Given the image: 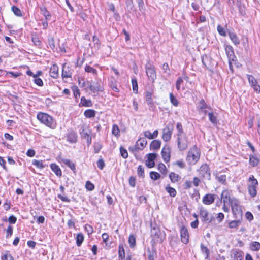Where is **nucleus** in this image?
Listing matches in <instances>:
<instances>
[{
  "label": "nucleus",
  "instance_id": "f257e3e1",
  "mask_svg": "<svg viewBox=\"0 0 260 260\" xmlns=\"http://www.w3.org/2000/svg\"><path fill=\"white\" fill-rule=\"evenodd\" d=\"M37 119L41 123L45 124L51 129H54L56 127V121L53 117L48 114L39 112L37 116Z\"/></svg>",
  "mask_w": 260,
  "mask_h": 260
},
{
  "label": "nucleus",
  "instance_id": "f03ea898",
  "mask_svg": "<svg viewBox=\"0 0 260 260\" xmlns=\"http://www.w3.org/2000/svg\"><path fill=\"white\" fill-rule=\"evenodd\" d=\"M200 157V151L196 147L193 146L190 148L188 152L186 160L191 165H195Z\"/></svg>",
  "mask_w": 260,
  "mask_h": 260
},
{
  "label": "nucleus",
  "instance_id": "7ed1b4c3",
  "mask_svg": "<svg viewBox=\"0 0 260 260\" xmlns=\"http://www.w3.org/2000/svg\"><path fill=\"white\" fill-rule=\"evenodd\" d=\"M239 203V201L235 198H232L230 203L233 215L236 218H241L242 216V212Z\"/></svg>",
  "mask_w": 260,
  "mask_h": 260
},
{
  "label": "nucleus",
  "instance_id": "20e7f679",
  "mask_svg": "<svg viewBox=\"0 0 260 260\" xmlns=\"http://www.w3.org/2000/svg\"><path fill=\"white\" fill-rule=\"evenodd\" d=\"M151 235L153 240L158 243H161L165 239V233L157 228H153L151 230Z\"/></svg>",
  "mask_w": 260,
  "mask_h": 260
},
{
  "label": "nucleus",
  "instance_id": "39448f33",
  "mask_svg": "<svg viewBox=\"0 0 260 260\" xmlns=\"http://www.w3.org/2000/svg\"><path fill=\"white\" fill-rule=\"evenodd\" d=\"M202 179L210 180L211 173L209 166L207 164H203L198 170Z\"/></svg>",
  "mask_w": 260,
  "mask_h": 260
},
{
  "label": "nucleus",
  "instance_id": "423d86ee",
  "mask_svg": "<svg viewBox=\"0 0 260 260\" xmlns=\"http://www.w3.org/2000/svg\"><path fill=\"white\" fill-rule=\"evenodd\" d=\"M145 70L148 78L154 81L156 79V73L154 65L150 60L145 65Z\"/></svg>",
  "mask_w": 260,
  "mask_h": 260
},
{
  "label": "nucleus",
  "instance_id": "0eeeda50",
  "mask_svg": "<svg viewBox=\"0 0 260 260\" xmlns=\"http://www.w3.org/2000/svg\"><path fill=\"white\" fill-rule=\"evenodd\" d=\"M200 217L202 221L207 224L210 223L213 219V216L209 213L207 209L203 207L200 209Z\"/></svg>",
  "mask_w": 260,
  "mask_h": 260
},
{
  "label": "nucleus",
  "instance_id": "6e6552de",
  "mask_svg": "<svg viewBox=\"0 0 260 260\" xmlns=\"http://www.w3.org/2000/svg\"><path fill=\"white\" fill-rule=\"evenodd\" d=\"M189 142L186 135H181L177 138V145L180 151H184L188 146Z\"/></svg>",
  "mask_w": 260,
  "mask_h": 260
},
{
  "label": "nucleus",
  "instance_id": "1a4fd4ad",
  "mask_svg": "<svg viewBox=\"0 0 260 260\" xmlns=\"http://www.w3.org/2000/svg\"><path fill=\"white\" fill-rule=\"evenodd\" d=\"M147 142L145 138H140L136 142V144L134 147H129V150L132 152L142 150L147 145Z\"/></svg>",
  "mask_w": 260,
  "mask_h": 260
},
{
  "label": "nucleus",
  "instance_id": "9d476101",
  "mask_svg": "<svg viewBox=\"0 0 260 260\" xmlns=\"http://www.w3.org/2000/svg\"><path fill=\"white\" fill-rule=\"evenodd\" d=\"M247 79L251 86L257 93H260V85L255 78L251 75H247Z\"/></svg>",
  "mask_w": 260,
  "mask_h": 260
},
{
  "label": "nucleus",
  "instance_id": "9b49d317",
  "mask_svg": "<svg viewBox=\"0 0 260 260\" xmlns=\"http://www.w3.org/2000/svg\"><path fill=\"white\" fill-rule=\"evenodd\" d=\"M90 89L94 93L101 92L103 90V84L101 81L92 82L90 85Z\"/></svg>",
  "mask_w": 260,
  "mask_h": 260
},
{
  "label": "nucleus",
  "instance_id": "f8f14e48",
  "mask_svg": "<svg viewBox=\"0 0 260 260\" xmlns=\"http://www.w3.org/2000/svg\"><path fill=\"white\" fill-rule=\"evenodd\" d=\"M152 93L150 91H146L145 93V101L147 105L149 107V109L151 111H153L155 106L154 105V102L153 101L152 98Z\"/></svg>",
  "mask_w": 260,
  "mask_h": 260
},
{
  "label": "nucleus",
  "instance_id": "ddd939ff",
  "mask_svg": "<svg viewBox=\"0 0 260 260\" xmlns=\"http://www.w3.org/2000/svg\"><path fill=\"white\" fill-rule=\"evenodd\" d=\"M244 252L239 249H233L231 251V257L233 260H243Z\"/></svg>",
  "mask_w": 260,
  "mask_h": 260
},
{
  "label": "nucleus",
  "instance_id": "4468645a",
  "mask_svg": "<svg viewBox=\"0 0 260 260\" xmlns=\"http://www.w3.org/2000/svg\"><path fill=\"white\" fill-rule=\"evenodd\" d=\"M226 55L229 58L230 67L231 66V61H234L236 56L234 55L233 47L231 45H226L225 48Z\"/></svg>",
  "mask_w": 260,
  "mask_h": 260
},
{
  "label": "nucleus",
  "instance_id": "2eb2a0df",
  "mask_svg": "<svg viewBox=\"0 0 260 260\" xmlns=\"http://www.w3.org/2000/svg\"><path fill=\"white\" fill-rule=\"evenodd\" d=\"M231 191L228 189L223 190L221 194V198L224 204L230 203L232 202V198H231Z\"/></svg>",
  "mask_w": 260,
  "mask_h": 260
},
{
  "label": "nucleus",
  "instance_id": "dca6fc26",
  "mask_svg": "<svg viewBox=\"0 0 260 260\" xmlns=\"http://www.w3.org/2000/svg\"><path fill=\"white\" fill-rule=\"evenodd\" d=\"M173 131V127L166 126L163 129L162 139L164 141L167 142L169 141L171 138Z\"/></svg>",
  "mask_w": 260,
  "mask_h": 260
},
{
  "label": "nucleus",
  "instance_id": "f3484780",
  "mask_svg": "<svg viewBox=\"0 0 260 260\" xmlns=\"http://www.w3.org/2000/svg\"><path fill=\"white\" fill-rule=\"evenodd\" d=\"M180 236L181 241L183 243H188L189 241V234L187 229L184 226L181 228L180 230Z\"/></svg>",
  "mask_w": 260,
  "mask_h": 260
},
{
  "label": "nucleus",
  "instance_id": "a211bd4d",
  "mask_svg": "<svg viewBox=\"0 0 260 260\" xmlns=\"http://www.w3.org/2000/svg\"><path fill=\"white\" fill-rule=\"evenodd\" d=\"M157 154L155 153H149L148 154L147 159L146 161V165L148 168H152L155 165L154 159Z\"/></svg>",
  "mask_w": 260,
  "mask_h": 260
},
{
  "label": "nucleus",
  "instance_id": "6ab92c4d",
  "mask_svg": "<svg viewBox=\"0 0 260 260\" xmlns=\"http://www.w3.org/2000/svg\"><path fill=\"white\" fill-rule=\"evenodd\" d=\"M214 195L208 193L204 196L202 201L205 205H210L214 202Z\"/></svg>",
  "mask_w": 260,
  "mask_h": 260
},
{
  "label": "nucleus",
  "instance_id": "aec40b11",
  "mask_svg": "<svg viewBox=\"0 0 260 260\" xmlns=\"http://www.w3.org/2000/svg\"><path fill=\"white\" fill-rule=\"evenodd\" d=\"M188 78L187 77L184 76L183 77H179L176 83V88L178 91H179L181 88L183 90L184 89V87L183 86V80H185L187 81Z\"/></svg>",
  "mask_w": 260,
  "mask_h": 260
},
{
  "label": "nucleus",
  "instance_id": "412c9836",
  "mask_svg": "<svg viewBox=\"0 0 260 260\" xmlns=\"http://www.w3.org/2000/svg\"><path fill=\"white\" fill-rule=\"evenodd\" d=\"M72 70L69 68L68 66L64 64L62 67V76L63 78H69L72 76Z\"/></svg>",
  "mask_w": 260,
  "mask_h": 260
},
{
  "label": "nucleus",
  "instance_id": "4be33fe9",
  "mask_svg": "<svg viewBox=\"0 0 260 260\" xmlns=\"http://www.w3.org/2000/svg\"><path fill=\"white\" fill-rule=\"evenodd\" d=\"M170 151L169 147L163 148L161 150V155L163 159L165 162H168L170 160Z\"/></svg>",
  "mask_w": 260,
  "mask_h": 260
},
{
  "label": "nucleus",
  "instance_id": "5701e85b",
  "mask_svg": "<svg viewBox=\"0 0 260 260\" xmlns=\"http://www.w3.org/2000/svg\"><path fill=\"white\" fill-rule=\"evenodd\" d=\"M50 168L52 171L56 174L58 177H61L62 176V172L60 168L58 165L55 163H52L50 165Z\"/></svg>",
  "mask_w": 260,
  "mask_h": 260
},
{
  "label": "nucleus",
  "instance_id": "b1692460",
  "mask_svg": "<svg viewBox=\"0 0 260 260\" xmlns=\"http://www.w3.org/2000/svg\"><path fill=\"white\" fill-rule=\"evenodd\" d=\"M242 217L239 218L238 219L233 220L229 223V227L230 229H237L239 226L241 224Z\"/></svg>",
  "mask_w": 260,
  "mask_h": 260
},
{
  "label": "nucleus",
  "instance_id": "393cba45",
  "mask_svg": "<svg viewBox=\"0 0 260 260\" xmlns=\"http://www.w3.org/2000/svg\"><path fill=\"white\" fill-rule=\"evenodd\" d=\"M50 75L53 78H56L57 77L58 75V68L57 65L53 64L51 67Z\"/></svg>",
  "mask_w": 260,
  "mask_h": 260
},
{
  "label": "nucleus",
  "instance_id": "a878e982",
  "mask_svg": "<svg viewBox=\"0 0 260 260\" xmlns=\"http://www.w3.org/2000/svg\"><path fill=\"white\" fill-rule=\"evenodd\" d=\"M229 35L231 40L235 45L237 46L240 44V40L236 34L230 32Z\"/></svg>",
  "mask_w": 260,
  "mask_h": 260
},
{
  "label": "nucleus",
  "instance_id": "bb28decb",
  "mask_svg": "<svg viewBox=\"0 0 260 260\" xmlns=\"http://www.w3.org/2000/svg\"><path fill=\"white\" fill-rule=\"evenodd\" d=\"M81 131L80 133L81 136L85 138H88L89 137L90 131L88 129L85 125L82 126L81 128Z\"/></svg>",
  "mask_w": 260,
  "mask_h": 260
},
{
  "label": "nucleus",
  "instance_id": "cd10ccee",
  "mask_svg": "<svg viewBox=\"0 0 260 260\" xmlns=\"http://www.w3.org/2000/svg\"><path fill=\"white\" fill-rule=\"evenodd\" d=\"M77 135L74 132H71L67 136V140L71 143H75L77 141Z\"/></svg>",
  "mask_w": 260,
  "mask_h": 260
},
{
  "label": "nucleus",
  "instance_id": "c85d7f7f",
  "mask_svg": "<svg viewBox=\"0 0 260 260\" xmlns=\"http://www.w3.org/2000/svg\"><path fill=\"white\" fill-rule=\"evenodd\" d=\"M258 185V181L254 178L253 175H251L248 179V186H257Z\"/></svg>",
  "mask_w": 260,
  "mask_h": 260
},
{
  "label": "nucleus",
  "instance_id": "c756f323",
  "mask_svg": "<svg viewBox=\"0 0 260 260\" xmlns=\"http://www.w3.org/2000/svg\"><path fill=\"white\" fill-rule=\"evenodd\" d=\"M161 145V142L159 140H153L150 144V149L156 150L158 149Z\"/></svg>",
  "mask_w": 260,
  "mask_h": 260
},
{
  "label": "nucleus",
  "instance_id": "7c9ffc66",
  "mask_svg": "<svg viewBox=\"0 0 260 260\" xmlns=\"http://www.w3.org/2000/svg\"><path fill=\"white\" fill-rule=\"evenodd\" d=\"M201 249L202 253L203 254H205V259L207 260H209V250L208 248L205 246L203 244L201 245Z\"/></svg>",
  "mask_w": 260,
  "mask_h": 260
},
{
  "label": "nucleus",
  "instance_id": "2f4dec72",
  "mask_svg": "<svg viewBox=\"0 0 260 260\" xmlns=\"http://www.w3.org/2000/svg\"><path fill=\"white\" fill-rule=\"evenodd\" d=\"M84 115L87 118H92L95 116V111L92 109H87L84 111Z\"/></svg>",
  "mask_w": 260,
  "mask_h": 260
},
{
  "label": "nucleus",
  "instance_id": "473e14b6",
  "mask_svg": "<svg viewBox=\"0 0 260 260\" xmlns=\"http://www.w3.org/2000/svg\"><path fill=\"white\" fill-rule=\"evenodd\" d=\"M81 104L85 107H91L92 106V102L90 100H87L84 96L81 98Z\"/></svg>",
  "mask_w": 260,
  "mask_h": 260
},
{
  "label": "nucleus",
  "instance_id": "72a5a7b5",
  "mask_svg": "<svg viewBox=\"0 0 260 260\" xmlns=\"http://www.w3.org/2000/svg\"><path fill=\"white\" fill-rule=\"evenodd\" d=\"M258 162L259 159L257 157L252 155L250 156L249 164L250 165L255 167L258 165Z\"/></svg>",
  "mask_w": 260,
  "mask_h": 260
},
{
  "label": "nucleus",
  "instance_id": "f704fd0d",
  "mask_svg": "<svg viewBox=\"0 0 260 260\" xmlns=\"http://www.w3.org/2000/svg\"><path fill=\"white\" fill-rule=\"evenodd\" d=\"M257 186H248V190L249 194L252 197H254L257 194Z\"/></svg>",
  "mask_w": 260,
  "mask_h": 260
},
{
  "label": "nucleus",
  "instance_id": "c9c22d12",
  "mask_svg": "<svg viewBox=\"0 0 260 260\" xmlns=\"http://www.w3.org/2000/svg\"><path fill=\"white\" fill-rule=\"evenodd\" d=\"M62 162H63L66 165L68 166L71 170H75V164L72 162L70 159H62Z\"/></svg>",
  "mask_w": 260,
  "mask_h": 260
},
{
  "label": "nucleus",
  "instance_id": "e433bc0d",
  "mask_svg": "<svg viewBox=\"0 0 260 260\" xmlns=\"http://www.w3.org/2000/svg\"><path fill=\"white\" fill-rule=\"evenodd\" d=\"M84 240V236L81 233H79L76 236V244L77 246H80Z\"/></svg>",
  "mask_w": 260,
  "mask_h": 260
},
{
  "label": "nucleus",
  "instance_id": "4c0bfd02",
  "mask_svg": "<svg viewBox=\"0 0 260 260\" xmlns=\"http://www.w3.org/2000/svg\"><path fill=\"white\" fill-rule=\"evenodd\" d=\"M33 165L39 169H43L45 167L42 160L34 159L32 161Z\"/></svg>",
  "mask_w": 260,
  "mask_h": 260
},
{
  "label": "nucleus",
  "instance_id": "58836bf2",
  "mask_svg": "<svg viewBox=\"0 0 260 260\" xmlns=\"http://www.w3.org/2000/svg\"><path fill=\"white\" fill-rule=\"evenodd\" d=\"M118 255L119 258H121V260H123L125 258V251L122 245L119 246Z\"/></svg>",
  "mask_w": 260,
  "mask_h": 260
},
{
  "label": "nucleus",
  "instance_id": "ea45409f",
  "mask_svg": "<svg viewBox=\"0 0 260 260\" xmlns=\"http://www.w3.org/2000/svg\"><path fill=\"white\" fill-rule=\"evenodd\" d=\"M169 177L171 181L174 183L177 182L180 178L178 174L174 172H171L169 175Z\"/></svg>",
  "mask_w": 260,
  "mask_h": 260
},
{
  "label": "nucleus",
  "instance_id": "a19ab883",
  "mask_svg": "<svg viewBox=\"0 0 260 260\" xmlns=\"http://www.w3.org/2000/svg\"><path fill=\"white\" fill-rule=\"evenodd\" d=\"M251 250L252 251H258L260 249V243L258 242H253L251 243Z\"/></svg>",
  "mask_w": 260,
  "mask_h": 260
},
{
  "label": "nucleus",
  "instance_id": "79ce46f5",
  "mask_svg": "<svg viewBox=\"0 0 260 260\" xmlns=\"http://www.w3.org/2000/svg\"><path fill=\"white\" fill-rule=\"evenodd\" d=\"M166 191L169 193L170 196L174 197L176 194V191L175 189L169 186L166 187Z\"/></svg>",
  "mask_w": 260,
  "mask_h": 260
},
{
  "label": "nucleus",
  "instance_id": "37998d69",
  "mask_svg": "<svg viewBox=\"0 0 260 260\" xmlns=\"http://www.w3.org/2000/svg\"><path fill=\"white\" fill-rule=\"evenodd\" d=\"M170 102L172 105L174 106H177L178 105V100L174 96L172 93L169 94Z\"/></svg>",
  "mask_w": 260,
  "mask_h": 260
},
{
  "label": "nucleus",
  "instance_id": "c03bdc74",
  "mask_svg": "<svg viewBox=\"0 0 260 260\" xmlns=\"http://www.w3.org/2000/svg\"><path fill=\"white\" fill-rule=\"evenodd\" d=\"M13 12L17 16H21L22 15L21 11L17 7L13 6L11 7Z\"/></svg>",
  "mask_w": 260,
  "mask_h": 260
},
{
  "label": "nucleus",
  "instance_id": "a18cd8bd",
  "mask_svg": "<svg viewBox=\"0 0 260 260\" xmlns=\"http://www.w3.org/2000/svg\"><path fill=\"white\" fill-rule=\"evenodd\" d=\"M132 84L134 92L135 93H137L138 90V87L136 79L134 78L132 80Z\"/></svg>",
  "mask_w": 260,
  "mask_h": 260
},
{
  "label": "nucleus",
  "instance_id": "49530a36",
  "mask_svg": "<svg viewBox=\"0 0 260 260\" xmlns=\"http://www.w3.org/2000/svg\"><path fill=\"white\" fill-rule=\"evenodd\" d=\"M128 243L131 247L133 248L136 245V239L134 236L130 235L128 238Z\"/></svg>",
  "mask_w": 260,
  "mask_h": 260
},
{
  "label": "nucleus",
  "instance_id": "de8ad7c7",
  "mask_svg": "<svg viewBox=\"0 0 260 260\" xmlns=\"http://www.w3.org/2000/svg\"><path fill=\"white\" fill-rule=\"evenodd\" d=\"M217 180L222 184L226 183V176L225 175H217L216 177Z\"/></svg>",
  "mask_w": 260,
  "mask_h": 260
},
{
  "label": "nucleus",
  "instance_id": "09e8293b",
  "mask_svg": "<svg viewBox=\"0 0 260 260\" xmlns=\"http://www.w3.org/2000/svg\"><path fill=\"white\" fill-rule=\"evenodd\" d=\"M41 12L42 14L46 17V19H48L50 18L51 15L49 12L47 10L46 8L45 7H41L40 8Z\"/></svg>",
  "mask_w": 260,
  "mask_h": 260
},
{
  "label": "nucleus",
  "instance_id": "8fccbe9b",
  "mask_svg": "<svg viewBox=\"0 0 260 260\" xmlns=\"http://www.w3.org/2000/svg\"><path fill=\"white\" fill-rule=\"evenodd\" d=\"M119 133L120 131L118 126L116 124L113 125L112 129V134L115 136H118L119 135Z\"/></svg>",
  "mask_w": 260,
  "mask_h": 260
},
{
  "label": "nucleus",
  "instance_id": "3c124183",
  "mask_svg": "<svg viewBox=\"0 0 260 260\" xmlns=\"http://www.w3.org/2000/svg\"><path fill=\"white\" fill-rule=\"evenodd\" d=\"M150 176L154 180H156L160 177V175L158 173L153 171L150 172Z\"/></svg>",
  "mask_w": 260,
  "mask_h": 260
},
{
  "label": "nucleus",
  "instance_id": "603ef678",
  "mask_svg": "<svg viewBox=\"0 0 260 260\" xmlns=\"http://www.w3.org/2000/svg\"><path fill=\"white\" fill-rule=\"evenodd\" d=\"M120 152L121 156L123 158H126L128 157V152H127V150L123 147H120Z\"/></svg>",
  "mask_w": 260,
  "mask_h": 260
},
{
  "label": "nucleus",
  "instance_id": "864d4df0",
  "mask_svg": "<svg viewBox=\"0 0 260 260\" xmlns=\"http://www.w3.org/2000/svg\"><path fill=\"white\" fill-rule=\"evenodd\" d=\"M208 114L209 116L210 121L213 124H216L217 122L216 117L213 115V113L212 112H209Z\"/></svg>",
  "mask_w": 260,
  "mask_h": 260
},
{
  "label": "nucleus",
  "instance_id": "5fc2aeb1",
  "mask_svg": "<svg viewBox=\"0 0 260 260\" xmlns=\"http://www.w3.org/2000/svg\"><path fill=\"white\" fill-rule=\"evenodd\" d=\"M209 59L210 58L207 55L205 54L202 56V62L204 66L207 67L208 66V62Z\"/></svg>",
  "mask_w": 260,
  "mask_h": 260
},
{
  "label": "nucleus",
  "instance_id": "6e6d98bb",
  "mask_svg": "<svg viewBox=\"0 0 260 260\" xmlns=\"http://www.w3.org/2000/svg\"><path fill=\"white\" fill-rule=\"evenodd\" d=\"M34 82L38 86H42L43 85V81L41 79L37 77V75H34Z\"/></svg>",
  "mask_w": 260,
  "mask_h": 260
},
{
  "label": "nucleus",
  "instance_id": "4d7b16f0",
  "mask_svg": "<svg viewBox=\"0 0 260 260\" xmlns=\"http://www.w3.org/2000/svg\"><path fill=\"white\" fill-rule=\"evenodd\" d=\"M48 44L50 46V48L54 50L55 48V45L54 43V38L52 37H50L48 38Z\"/></svg>",
  "mask_w": 260,
  "mask_h": 260
},
{
  "label": "nucleus",
  "instance_id": "13d9d810",
  "mask_svg": "<svg viewBox=\"0 0 260 260\" xmlns=\"http://www.w3.org/2000/svg\"><path fill=\"white\" fill-rule=\"evenodd\" d=\"M176 128L178 131L177 136H179L181 134L185 135L183 132L182 126L181 123H178L176 125Z\"/></svg>",
  "mask_w": 260,
  "mask_h": 260
},
{
  "label": "nucleus",
  "instance_id": "bf43d9fd",
  "mask_svg": "<svg viewBox=\"0 0 260 260\" xmlns=\"http://www.w3.org/2000/svg\"><path fill=\"white\" fill-rule=\"evenodd\" d=\"M157 169L161 173H166V166L160 163L158 165Z\"/></svg>",
  "mask_w": 260,
  "mask_h": 260
},
{
  "label": "nucleus",
  "instance_id": "052dcab7",
  "mask_svg": "<svg viewBox=\"0 0 260 260\" xmlns=\"http://www.w3.org/2000/svg\"><path fill=\"white\" fill-rule=\"evenodd\" d=\"M85 70L86 72L88 73H92L93 74H96V70L89 66H86L85 67Z\"/></svg>",
  "mask_w": 260,
  "mask_h": 260
},
{
  "label": "nucleus",
  "instance_id": "680f3d73",
  "mask_svg": "<svg viewBox=\"0 0 260 260\" xmlns=\"http://www.w3.org/2000/svg\"><path fill=\"white\" fill-rule=\"evenodd\" d=\"M140 11L143 13L145 9L143 0H137Z\"/></svg>",
  "mask_w": 260,
  "mask_h": 260
},
{
  "label": "nucleus",
  "instance_id": "e2e57ef3",
  "mask_svg": "<svg viewBox=\"0 0 260 260\" xmlns=\"http://www.w3.org/2000/svg\"><path fill=\"white\" fill-rule=\"evenodd\" d=\"M84 229L88 235H90L93 232V228L90 225L86 224L84 226Z\"/></svg>",
  "mask_w": 260,
  "mask_h": 260
},
{
  "label": "nucleus",
  "instance_id": "0e129e2a",
  "mask_svg": "<svg viewBox=\"0 0 260 260\" xmlns=\"http://www.w3.org/2000/svg\"><path fill=\"white\" fill-rule=\"evenodd\" d=\"M217 30L219 34L222 36H226V31L224 28H223L220 25L217 26Z\"/></svg>",
  "mask_w": 260,
  "mask_h": 260
},
{
  "label": "nucleus",
  "instance_id": "69168bd1",
  "mask_svg": "<svg viewBox=\"0 0 260 260\" xmlns=\"http://www.w3.org/2000/svg\"><path fill=\"white\" fill-rule=\"evenodd\" d=\"M13 234V228L11 225H9L7 231L6 237L9 238Z\"/></svg>",
  "mask_w": 260,
  "mask_h": 260
},
{
  "label": "nucleus",
  "instance_id": "338daca9",
  "mask_svg": "<svg viewBox=\"0 0 260 260\" xmlns=\"http://www.w3.org/2000/svg\"><path fill=\"white\" fill-rule=\"evenodd\" d=\"M85 186L86 189L90 191L93 190L94 188V186L93 184H92L89 181L86 182Z\"/></svg>",
  "mask_w": 260,
  "mask_h": 260
},
{
  "label": "nucleus",
  "instance_id": "774afa93",
  "mask_svg": "<svg viewBox=\"0 0 260 260\" xmlns=\"http://www.w3.org/2000/svg\"><path fill=\"white\" fill-rule=\"evenodd\" d=\"M2 260H14L11 255L8 253H6L2 256Z\"/></svg>",
  "mask_w": 260,
  "mask_h": 260
}]
</instances>
